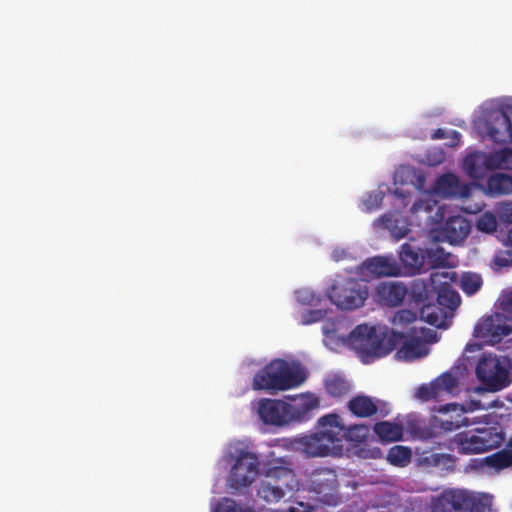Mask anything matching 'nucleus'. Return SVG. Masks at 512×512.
<instances>
[{"instance_id":"obj_5","label":"nucleus","mask_w":512,"mask_h":512,"mask_svg":"<svg viewBox=\"0 0 512 512\" xmlns=\"http://www.w3.org/2000/svg\"><path fill=\"white\" fill-rule=\"evenodd\" d=\"M265 479L260 481L257 495L268 503H275L293 489L295 473L288 457L272 458L263 464Z\"/></svg>"},{"instance_id":"obj_3","label":"nucleus","mask_w":512,"mask_h":512,"mask_svg":"<svg viewBox=\"0 0 512 512\" xmlns=\"http://www.w3.org/2000/svg\"><path fill=\"white\" fill-rule=\"evenodd\" d=\"M319 432L295 437L290 446L309 457H324L342 449L340 416L335 413L319 418Z\"/></svg>"},{"instance_id":"obj_21","label":"nucleus","mask_w":512,"mask_h":512,"mask_svg":"<svg viewBox=\"0 0 512 512\" xmlns=\"http://www.w3.org/2000/svg\"><path fill=\"white\" fill-rule=\"evenodd\" d=\"M380 401L367 395H356L347 404L349 411L358 418H369L378 413Z\"/></svg>"},{"instance_id":"obj_1","label":"nucleus","mask_w":512,"mask_h":512,"mask_svg":"<svg viewBox=\"0 0 512 512\" xmlns=\"http://www.w3.org/2000/svg\"><path fill=\"white\" fill-rule=\"evenodd\" d=\"M348 322H325L322 331L323 342L329 349L337 351L342 347L353 349L363 364H371V356L383 353L381 341H375L376 324L362 322L350 330Z\"/></svg>"},{"instance_id":"obj_11","label":"nucleus","mask_w":512,"mask_h":512,"mask_svg":"<svg viewBox=\"0 0 512 512\" xmlns=\"http://www.w3.org/2000/svg\"><path fill=\"white\" fill-rule=\"evenodd\" d=\"M327 297L339 309L352 311L364 305L368 288L354 278H341L327 290Z\"/></svg>"},{"instance_id":"obj_17","label":"nucleus","mask_w":512,"mask_h":512,"mask_svg":"<svg viewBox=\"0 0 512 512\" xmlns=\"http://www.w3.org/2000/svg\"><path fill=\"white\" fill-rule=\"evenodd\" d=\"M490 139L498 144L512 143V131L506 109L493 113L487 123Z\"/></svg>"},{"instance_id":"obj_14","label":"nucleus","mask_w":512,"mask_h":512,"mask_svg":"<svg viewBox=\"0 0 512 512\" xmlns=\"http://www.w3.org/2000/svg\"><path fill=\"white\" fill-rule=\"evenodd\" d=\"M308 485L310 491L316 493L321 501L330 503L339 488L337 473L332 468H317L311 472Z\"/></svg>"},{"instance_id":"obj_19","label":"nucleus","mask_w":512,"mask_h":512,"mask_svg":"<svg viewBox=\"0 0 512 512\" xmlns=\"http://www.w3.org/2000/svg\"><path fill=\"white\" fill-rule=\"evenodd\" d=\"M469 192V187L461 185L459 178L452 173L440 176L434 186V193L444 198L465 197Z\"/></svg>"},{"instance_id":"obj_13","label":"nucleus","mask_w":512,"mask_h":512,"mask_svg":"<svg viewBox=\"0 0 512 512\" xmlns=\"http://www.w3.org/2000/svg\"><path fill=\"white\" fill-rule=\"evenodd\" d=\"M438 415H433L430 425L433 429L442 432H451L461 427L470 425L469 419L465 416L466 410L459 404H447L440 406Z\"/></svg>"},{"instance_id":"obj_38","label":"nucleus","mask_w":512,"mask_h":512,"mask_svg":"<svg viewBox=\"0 0 512 512\" xmlns=\"http://www.w3.org/2000/svg\"><path fill=\"white\" fill-rule=\"evenodd\" d=\"M383 199L384 193L382 191H374L369 193L365 200L363 201L365 211L372 212L378 209L382 205Z\"/></svg>"},{"instance_id":"obj_42","label":"nucleus","mask_w":512,"mask_h":512,"mask_svg":"<svg viewBox=\"0 0 512 512\" xmlns=\"http://www.w3.org/2000/svg\"><path fill=\"white\" fill-rule=\"evenodd\" d=\"M330 312L331 310L323 308L311 309L308 312L309 318L307 320H332L331 317L329 316Z\"/></svg>"},{"instance_id":"obj_10","label":"nucleus","mask_w":512,"mask_h":512,"mask_svg":"<svg viewBox=\"0 0 512 512\" xmlns=\"http://www.w3.org/2000/svg\"><path fill=\"white\" fill-rule=\"evenodd\" d=\"M511 369L512 363L508 357L489 354L479 359L476 375L484 390L498 392L512 383Z\"/></svg>"},{"instance_id":"obj_30","label":"nucleus","mask_w":512,"mask_h":512,"mask_svg":"<svg viewBox=\"0 0 512 512\" xmlns=\"http://www.w3.org/2000/svg\"><path fill=\"white\" fill-rule=\"evenodd\" d=\"M490 169L512 170V148H502L489 153Z\"/></svg>"},{"instance_id":"obj_46","label":"nucleus","mask_w":512,"mask_h":512,"mask_svg":"<svg viewBox=\"0 0 512 512\" xmlns=\"http://www.w3.org/2000/svg\"><path fill=\"white\" fill-rule=\"evenodd\" d=\"M392 320H417V315L408 310H403L395 315Z\"/></svg>"},{"instance_id":"obj_6","label":"nucleus","mask_w":512,"mask_h":512,"mask_svg":"<svg viewBox=\"0 0 512 512\" xmlns=\"http://www.w3.org/2000/svg\"><path fill=\"white\" fill-rule=\"evenodd\" d=\"M430 512H493L492 499L464 489H445L432 498Z\"/></svg>"},{"instance_id":"obj_31","label":"nucleus","mask_w":512,"mask_h":512,"mask_svg":"<svg viewBox=\"0 0 512 512\" xmlns=\"http://www.w3.org/2000/svg\"><path fill=\"white\" fill-rule=\"evenodd\" d=\"M325 389L332 397H342L350 390L349 382L338 375H334L325 381Z\"/></svg>"},{"instance_id":"obj_36","label":"nucleus","mask_w":512,"mask_h":512,"mask_svg":"<svg viewBox=\"0 0 512 512\" xmlns=\"http://www.w3.org/2000/svg\"><path fill=\"white\" fill-rule=\"evenodd\" d=\"M497 316L504 320H512V290L502 294L496 304Z\"/></svg>"},{"instance_id":"obj_37","label":"nucleus","mask_w":512,"mask_h":512,"mask_svg":"<svg viewBox=\"0 0 512 512\" xmlns=\"http://www.w3.org/2000/svg\"><path fill=\"white\" fill-rule=\"evenodd\" d=\"M297 302L302 305L317 307L320 299L309 289H299L295 292Z\"/></svg>"},{"instance_id":"obj_24","label":"nucleus","mask_w":512,"mask_h":512,"mask_svg":"<svg viewBox=\"0 0 512 512\" xmlns=\"http://www.w3.org/2000/svg\"><path fill=\"white\" fill-rule=\"evenodd\" d=\"M364 267L374 276H396L399 273V267L397 263L388 258L382 256H376L369 258L364 262Z\"/></svg>"},{"instance_id":"obj_32","label":"nucleus","mask_w":512,"mask_h":512,"mask_svg":"<svg viewBox=\"0 0 512 512\" xmlns=\"http://www.w3.org/2000/svg\"><path fill=\"white\" fill-rule=\"evenodd\" d=\"M412 457V451L408 447L394 446L390 448L387 454V460L396 466H405L408 464Z\"/></svg>"},{"instance_id":"obj_35","label":"nucleus","mask_w":512,"mask_h":512,"mask_svg":"<svg viewBox=\"0 0 512 512\" xmlns=\"http://www.w3.org/2000/svg\"><path fill=\"white\" fill-rule=\"evenodd\" d=\"M460 286L467 295H473L481 288L482 278L476 273H466L461 278Z\"/></svg>"},{"instance_id":"obj_51","label":"nucleus","mask_w":512,"mask_h":512,"mask_svg":"<svg viewBox=\"0 0 512 512\" xmlns=\"http://www.w3.org/2000/svg\"><path fill=\"white\" fill-rule=\"evenodd\" d=\"M507 239L508 242L512 245V228L508 232Z\"/></svg>"},{"instance_id":"obj_8","label":"nucleus","mask_w":512,"mask_h":512,"mask_svg":"<svg viewBox=\"0 0 512 512\" xmlns=\"http://www.w3.org/2000/svg\"><path fill=\"white\" fill-rule=\"evenodd\" d=\"M302 374L283 359H275L260 369L253 378L254 390L285 391L303 382Z\"/></svg>"},{"instance_id":"obj_4","label":"nucleus","mask_w":512,"mask_h":512,"mask_svg":"<svg viewBox=\"0 0 512 512\" xmlns=\"http://www.w3.org/2000/svg\"><path fill=\"white\" fill-rule=\"evenodd\" d=\"M375 332V341H381L384 351L381 355L371 356V363L388 356L394 350H397L394 358L404 362L422 359L430 353V348L420 336L409 335L382 323H376Z\"/></svg>"},{"instance_id":"obj_28","label":"nucleus","mask_w":512,"mask_h":512,"mask_svg":"<svg viewBox=\"0 0 512 512\" xmlns=\"http://www.w3.org/2000/svg\"><path fill=\"white\" fill-rule=\"evenodd\" d=\"M341 427V441L346 439L350 442L360 444L366 441L369 435L370 428L365 424H355L349 427L344 426L340 422Z\"/></svg>"},{"instance_id":"obj_16","label":"nucleus","mask_w":512,"mask_h":512,"mask_svg":"<svg viewBox=\"0 0 512 512\" xmlns=\"http://www.w3.org/2000/svg\"><path fill=\"white\" fill-rule=\"evenodd\" d=\"M512 332V325L507 322H477L474 336L483 344H497Z\"/></svg>"},{"instance_id":"obj_33","label":"nucleus","mask_w":512,"mask_h":512,"mask_svg":"<svg viewBox=\"0 0 512 512\" xmlns=\"http://www.w3.org/2000/svg\"><path fill=\"white\" fill-rule=\"evenodd\" d=\"M433 382L437 388L440 397H442L444 394H452L454 389L458 385L457 378L449 372L441 374Z\"/></svg>"},{"instance_id":"obj_9","label":"nucleus","mask_w":512,"mask_h":512,"mask_svg":"<svg viewBox=\"0 0 512 512\" xmlns=\"http://www.w3.org/2000/svg\"><path fill=\"white\" fill-rule=\"evenodd\" d=\"M504 440L503 428L500 425H494L459 432L453 436L451 443L459 454L473 455L496 449Z\"/></svg>"},{"instance_id":"obj_12","label":"nucleus","mask_w":512,"mask_h":512,"mask_svg":"<svg viewBox=\"0 0 512 512\" xmlns=\"http://www.w3.org/2000/svg\"><path fill=\"white\" fill-rule=\"evenodd\" d=\"M259 473V460L256 454L241 450L233 464L229 483L236 490L249 487Z\"/></svg>"},{"instance_id":"obj_43","label":"nucleus","mask_w":512,"mask_h":512,"mask_svg":"<svg viewBox=\"0 0 512 512\" xmlns=\"http://www.w3.org/2000/svg\"><path fill=\"white\" fill-rule=\"evenodd\" d=\"M421 338L426 342V345L433 344L439 341L438 333L435 329L431 328H421L420 329Z\"/></svg>"},{"instance_id":"obj_54","label":"nucleus","mask_w":512,"mask_h":512,"mask_svg":"<svg viewBox=\"0 0 512 512\" xmlns=\"http://www.w3.org/2000/svg\"><path fill=\"white\" fill-rule=\"evenodd\" d=\"M508 447L512 448V438L509 440L508 444H507Z\"/></svg>"},{"instance_id":"obj_34","label":"nucleus","mask_w":512,"mask_h":512,"mask_svg":"<svg viewBox=\"0 0 512 512\" xmlns=\"http://www.w3.org/2000/svg\"><path fill=\"white\" fill-rule=\"evenodd\" d=\"M438 200L435 198V194L431 192L424 193L418 201L414 202L410 211L412 214H418L419 212L430 213L437 206Z\"/></svg>"},{"instance_id":"obj_47","label":"nucleus","mask_w":512,"mask_h":512,"mask_svg":"<svg viewBox=\"0 0 512 512\" xmlns=\"http://www.w3.org/2000/svg\"><path fill=\"white\" fill-rule=\"evenodd\" d=\"M416 286H414L413 288V292H414V296H415V300L417 302H424L426 299H427V291L425 288H423L420 292H416Z\"/></svg>"},{"instance_id":"obj_23","label":"nucleus","mask_w":512,"mask_h":512,"mask_svg":"<svg viewBox=\"0 0 512 512\" xmlns=\"http://www.w3.org/2000/svg\"><path fill=\"white\" fill-rule=\"evenodd\" d=\"M424 260L423 272H427L431 269L450 268L454 266L452 255L439 246L435 248H425Z\"/></svg>"},{"instance_id":"obj_22","label":"nucleus","mask_w":512,"mask_h":512,"mask_svg":"<svg viewBox=\"0 0 512 512\" xmlns=\"http://www.w3.org/2000/svg\"><path fill=\"white\" fill-rule=\"evenodd\" d=\"M464 168L467 174L474 179H482L490 169L489 154L474 152L464 159Z\"/></svg>"},{"instance_id":"obj_44","label":"nucleus","mask_w":512,"mask_h":512,"mask_svg":"<svg viewBox=\"0 0 512 512\" xmlns=\"http://www.w3.org/2000/svg\"><path fill=\"white\" fill-rule=\"evenodd\" d=\"M500 218L504 222L512 223V203H505L500 212Z\"/></svg>"},{"instance_id":"obj_50","label":"nucleus","mask_w":512,"mask_h":512,"mask_svg":"<svg viewBox=\"0 0 512 512\" xmlns=\"http://www.w3.org/2000/svg\"><path fill=\"white\" fill-rule=\"evenodd\" d=\"M443 137H444V132L441 129H438L433 136V138H435V139H441Z\"/></svg>"},{"instance_id":"obj_40","label":"nucleus","mask_w":512,"mask_h":512,"mask_svg":"<svg viewBox=\"0 0 512 512\" xmlns=\"http://www.w3.org/2000/svg\"><path fill=\"white\" fill-rule=\"evenodd\" d=\"M496 226V220L492 215H485L477 222L478 229L484 232H493L496 230Z\"/></svg>"},{"instance_id":"obj_2","label":"nucleus","mask_w":512,"mask_h":512,"mask_svg":"<svg viewBox=\"0 0 512 512\" xmlns=\"http://www.w3.org/2000/svg\"><path fill=\"white\" fill-rule=\"evenodd\" d=\"M319 406V399L313 394H301L291 402L275 399H261L258 402L259 418L268 425L285 426L303 423L311 419L312 412Z\"/></svg>"},{"instance_id":"obj_26","label":"nucleus","mask_w":512,"mask_h":512,"mask_svg":"<svg viewBox=\"0 0 512 512\" xmlns=\"http://www.w3.org/2000/svg\"><path fill=\"white\" fill-rule=\"evenodd\" d=\"M487 193L492 196L512 193V176L505 173H495L487 179Z\"/></svg>"},{"instance_id":"obj_18","label":"nucleus","mask_w":512,"mask_h":512,"mask_svg":"<svg viewBox=\"0 0 512 512\" xmlns=\"http://www.w3.org/2000/svg\"><path fill=\"white\" fill-rule=\"evenodd\" d=\"M408 289L400 282H383L375 290L377 301L388 307H397L402 304Z\"/></svg>"},{"instance_id":"obj_45","label":"nucleus","mask_w":512,"mask_h":512,"mask_svg":"<svg viewBox=\"0 0 512 512\" xmlns=\"http://www.w3.org/2000/svg\"><path fill=\"white\" fill-rule=\"evenodd\" d=\"M393 194L395 195V197H397L399 200H401L399 207L405 208L408 206L409 202L407 201V198L410 195L409 192H406L400 188H396L394 190Z\"/></svg>"},{"instance_id":"obj_53","label":"nucleus","mask_w":512,"mask_h":512,"mask_svg":"<svg viewBox=\"0 0 512 512\" xmlns=\"http://www.w3.org/2000/svg\"><path fill=\"white\" fill-rule=\"evenodd\" d=\"M289 512H300V511L298 509H296V508H290Z\"/></svg>"},{"instance_id":"obj_39","label":"nucleus","mask_w":512,"mask_h":512,"mask_svg":"<svg viewBox=\"0 0 512 512\" xmlns=\"http://www.w3.org/2000/svg\"><path fill=\"white\" fill-rule=\"evenodd\" d=\"M416 396L422 401L437 400L440 398V395L433 381L429 385H421L417 389Z\"/></svg>"},{"instance_id":"obj_7","label":"nucleus","mask_w":512,"mask_h":512,"mask_svg":"<svg viewBox=\"0 0 512 512\" xmlns=\"http://www.w3.org/2000/svg\"><path fill=\"white\" fill-rule=\"evenodd\" d=\"M454 278L455 273L447 271L431 273L432 284L441 285L437 293V303H423L420 307L419 320H448L454 316V311L461 303L458 292L448 286Z\"/></svg>"},{"instance_id":"obj_49","label":"nucleus","mask_w":512,"mask_h":512,"mask_svg":"<svg viewBox=\"0 0 512 512\" xmlns=\"http://www.w3.org/2000/svg\"><path fill=\"white\" fill-rule=\"evenodd\" d=\"M505 109H506V112H507V117H508V120L510 122L511 131H512V106H508Z\"/></svg>"},{"instance_id":"obj_29","label":"nucleus","mask_w":512,"mask_h":512,"mask_svg":"<svg viewBox=\"0 0 512 512\" xmlns=\"http://www.w3.org/2000/svg\"><path fill=\"white\" fill-rule=\"evenodd\" d=\"M482 464L488 467L501 470L512 466V448L503 449L494 454L486 456L481 460Z\"/></svg>"},{"instance_id":"obj_48","label":"nucleus","mask_w":512,"mask_h":512,"mask_svg":"<svg viewBox=\"0 0 512 512\" xmlns=\"http://www.w3.org/2000/svg\"><path fill=\"white\" fill-rule=\"evenodd\" d=\"M428 323L435 326L437 329L446 330L450 327L452 322H428Z\"/></svg>"},{"instance_id":"obj_25","label":"nucleus","mask_w":512,"mask_h":512,"mask_svg":"<svg viewBox=\"0 0 512 512\" xmlns=\"http://www.w3.org/2000/svg\"><path fill=\"white\" fill-rule=\"evenodd\" d=\"M377 224L389 230L391 235L397 240L405 237L409 232L406 221L399 212H389L382 215L377 219Z\"/></svg>"},{"instance_id":"obj_41","label":"nucleus","mask_w":512,"mask_h":512,"mask_svg":"<svg viewBox=\"0 0 512 512\" xmlns=\"http://www.w3.org/2000/svg\"><path fill=\"white\" fill-rule=\"evenodd\" d=\"M215 512H243L236 502L230 498H224L217 506Z\"/></svg>"},{"instance_id":"obj_52","label":"nucleus","mask_w":512,"mask_h":512,"mask_svg":"<svg viewBox=\"0 0 512 512\" xmlns=\"http://www.w3.org/2000/svg\"><path fill=\"white\" fill-rule=\"evenodd\" d=\"M482 320L489 321V320H493V318H492V316H487V317L483 318Z\"/></svg>"},{"instance_id":"obj_20","label":"nucleus","mask_w":512,"mask_h":512,"mask_svg":"<svg viewBox=\"0 0 512 512\" xmlns=\"http://www.w3.org/2000/svg\"><path fill=\"white\" fill-rule=\"evenodd\" d=\"M400 260L410 275L423 273L424 249L404 243L401 246Z\"/></svg>"},{"instance_id":"obj_27","label":"nucleus","mask_w":512,"mask_h":512,"mask_svg":"<svg viewBox=\"0 0 512 512\" xmlns=\"http://www.w3.org/2000/svg\"><path fill=\"white\" fill-rule=\"evenodd\" d=\"M374 432L383 442H396L402 439L403 427L400 424L388 421L377 422Z\"/></svg>"},{"instance_id":"obj_15","label":"nucleus","mask_w":512,"mask_h":512,"mask_svg":"<svg viewBox=\"0 0 512 512\" xmlns=\"http://www.w3.org/2000/svg\"><path fill=\"white\" fill-rule=\"evenodd\" d=\"M471 231L470 222L461 215L448 217L439 230L438 239L450 244L465 240Z\"/></svg>"}]
</instances>
